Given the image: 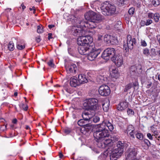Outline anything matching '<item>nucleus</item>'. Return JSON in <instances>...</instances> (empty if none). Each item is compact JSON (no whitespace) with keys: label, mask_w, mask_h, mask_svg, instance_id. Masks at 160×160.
Wrapping results in <instances>:
<instances>
[{"label":"nucleus","mask_w":160,"mask_h":160,"mask_svg":"<svg viewBox=\"0 0 160 160\" xmlns=\"http://www.w3.org/2000/svg\"><path fill=\"white\" fill-rule=\"evenodd\" d=\"M150 53L151 54V55L152 56L155 57L157 55V52L154 48H152L151 49Z\"/></svg>","instance_id":"obj_42"},{"label":"nucleus","mask_w":160,"mask_h":160,"mask_svg":"<svg viewBox=\"0 0 160 160\" xmlns=\"http://www.w3.org/2000/svg\"><path fill=\"white\" fill-rule=\"evenodd\" d=\"M93 38L91 36L81 35L77 39V43L79 46L86 45L91 44Z\"/></svg>","instance_id":"obj_7"},{"label":"nucleus","mask_w":160,"mask_h":160,"mask_svg":"<svg viewBox=\"0 0 160 160\" xmlns=\"http://www.w3.org/2000/svg\"><path fill=\"white\" fill-rule=\"evenodd\" d=\"M158 132L157 131H154L153 132L154 134L153 135H154V136H158Z\"/></svg>","instance_id":"obj_61"},{"label":"nucleus","mask_w":160,"mask_h":160,"mask_svg":"<svg viewBox=\"0 0 160 160\" xmlns=\"http://www.w3.org/2000/svg\"><path fill=\"white\" fill-rule=\"evenodd\" d=\"M99 94L103 96H107L109 95L111 92L110 88L106 85H102L98 89Z\"/></svg>","instance_id":"obj_12"},{"label":"nucleus","mask_w":160,"mask_h":160,"mask_svg":"<svg viewBox=\"0 0 160 160\" xmlns=\"http://www.w3.org/2000/svg\"><path fill=\"white\" fill-rule=\"evenodd\" d=\"M63 156V155L62 154V153L61 152H59V158H62Z\"/></svg>","instance_id":"obj_64"},{"label":"nucleus","mask_w":160,"mask_h":160,"mask_svg":"<svg viewBox=\"0 0 160 160\" xmlns=\"http://www.w3.org/2000/svg\"><path fill=\"white\" fill-rule=\"evenodd\" d=\"M136 43V40L134 38H132L130 35L127 36V40L126 42H123V49L125 50L126 52L128 51L129 50H131L133 48L134 44Z\"/></svg>","instance_id":"obj_6"},{"label":"nucleus","mask_w":160,"mask_h":160,"mask_svg":"<svg viewBox=\"0 0 160 160\" xmlns=\"http://www.w3.org/2000/svg\"><path fill=\"white\" fill-rule=\"evenodd\" d=\"M137 68L134 66L131 67L130 69V74L131 77H133L134 76L136 75V70Z\"/></svg>","instance_id":"obj_28"},{"label":"nucleus","mask_w":160,"mask_h":160,"mask_svg":"<svg viewBox=\"0 0 160 160\" xmlns=\"http://www.w3.org/2000/svg\"><path fill=\"white\" fill-rule=\"evenodd\" d=\"M7 125H2L0 128V131H4L6 129Z\"/></svg>","instance_id":"obj_48"},{"label":"nucleus","mask_w":160,"mask_h":160,"mask_svg":"<svg viewBox=\"0 0 160 160\" xmlns=\"http://www.w3.org/2000/svg\"><path fill=\"white\" fill-rule=\"evenodd\" d=\"M78 81L80 84L85 83L87 82L88 80L84 74H80L78 75Z\"/></svg>","instance_id":"obj_25"},{"label":"nucleus","mask_w":160,"mask_h":160,"mask_svg":"<svg viewBox=\"0 0 160 160\" xmlns=\"http://www.w3.org/2000/svg\"><path fill=\"white\" fill-rule=\"evenodd\" d=\"M70 85L73 87H76L80 85V84L78 81L77 78L75 77H71L70 79Z\"/></svg>","instance_id":"obj_23"},{"label":"nucleus","mask_w":160,"mask_h":160,"mask_svg":"<svg viewBox=\"0 0 160 160\" xmlns=\"http://www.w3.org/2000/svg\"><path fill=\"white\" fill-rule=\"evenodd\" d=\"M128 102L125 101L121 102L117 108L118 110L122 111L124 110L128 107Z\"/></svg>","instance_id":"obj_22"},{"label":"nucleus","mask_w":160,"mask_h":160,"mask_svg":"<svg viewBox=\"0 0 160 160\" xmlns=\"http://www.w3.org/2000/svg\"><path fill=\"white\" fill-rule=\"evenodd\" d=\"M103 19V17L102 15L98 14H96L95 13L93 21H94L97 24L101 22Z\"/></svg>","instance_id":"obj_21"},{"label":"nucleus","mask_w":160,"mask_h":160,"mask_svg":"<svg viewBox=\"0 0 160 160\" xmlns=\"http://www.w3.org/2000/svg\"><path fill=\"white\" fill-rule=\"evenodd\" d=\"M95 13V12L92 11L88 12L84 15L85 19L88 21L93 20Z\"/></svg>","instance_id":"obj_20"},{"label":"nucleus","mask_w":160,"mask_h":160,"mask_svg":"<svg viewBox=\"0 0 160 160\" xmlns=\"http://www.w3.org/2000/svg\"><path fill=\"white\" fill-rule=\"evenodd\" d=\"M16 47L19 50H21L25 48V46L24 45H21L19 42H18L17 43Z\"/></svg>","instance_id":"obj_39"},{"label":"nucleus","mask_w":160,"mask_h":160,"mask_svg":"<svg viewBox=\"0 0 160 160\" xmlns=\"http://www.w3.org/2000/svg\"><path fill=\"white\" fill-rule=\"evenodd\" d=\"M73 17L74 21H72L73 22H75L77 25V26H74L72 27L71 29L73 35L75 36L78 35L79 36L81 35H85L86 32L85 30L83 29L84 27H82L79 23L77 24L76 22V19H78L76 17H74V16Z\"/></svg>","instance_id":"obj_5"},{"label":"nucleus","mask_w":160,"mask_h":160,"mask_svg":"<svg viewBox=\"0 0 160 160\" xmlns=\"http://www.w3.org/2000/svg\"><path fill=\"white\" fill-rule=\"evenodd\" d=\"M115 50L114 48H108L103 52L102 55V58L106 60L109 59L110 58H112L115 55Z\"/></svg>","instance_id":"obj_10"},{"label":"nucleus","mask_w":160,"mask_h":160,"mask_svg":"<svg viewBox=\"0 0 160 160\" xmlns=\"http://www.w3.org/2000/svg\"><path fill=\"white\" fill-rule=\"evenodd\" d=\"M144 142L148 146H150L151 145L150 142L147 139H144Z\"/></svg>","instance_id":"obj_49"},{"label":"nucleus","mask_w":160,"mask_h":160,"mask_svg":"<svg viewBox=\"0 0 160 160\" xmlns=\"http://www.w3.org/2000/svg\"><path fill=\"white\" fill-rule=\"evenodd\" d=\"M135 9L133 8H130L128 11V12L130 15H132L134 12Z\"/></svg>","instance_id":"obj_45"},{"label":"nucleus","mask_w":160,"mask_h":160,"mask_svg":"<svg viewBox=\"0 0 160 160\" xmlns=\"http://www.w3.org/2000/svg\"><path fill=\"white\" fill-rule=\"evenodd\" d=\"M101 52V50L99 49H96L95 48H92L91 47V49L88 54V58L90 61L94 60L100 54Z\"/></svg>","instance_id":"obj_11"},{"label":"nucleus","mask_w":160,"mask_h":160,"mask_svg":"<svg viewBox=\"0 0 160 160\" xmlns=\"http://www.w3.org/2000/svg\"><path fill=\"white\" fill-rule=\"evenodd\" d=\"M91 47L90 44L86 45H80L78 47V51L81 55H87L91 49Z\"/></svg>","instance_id":"obj_14"},{"label":"nucleus","mask_w":160,"mask_h":160,"mask_svg":"<svg viewBox=\"0 0 160 160\" xmlns=\"http://www.w3.org/2000/svg\"><path fill=\"white\" fill-rule=\"evenodd\" d=\"M124 0H120L119 3H120L121 5H123L124 4Z\"/></svg>","instance_id":"obj_59"},{"label":"nucleus","mask_w":160,"mask_h":160,"mask_svg":"<svg viewBox=\"0 0 160 160\" xmlns=\"http://www.w3.org/2000/svg\"><path fill=\"white\" fill-rule=\"evenodd\" d=\"M71 130L69 128H67L65 130L64 132L67 134L71 132Z\"/></svg>","instance_id":"obj_52"},{"label":"nucleus","mask_w":160,"mask_h":160,"mask_svg":"<svg viewBox=\"0 0 160 160\" xmlns=\"http://www.w3.org/2000/svg\"><path fill=\"white\" fill-rule=\"evenodd\" d=\"M92 120L93 122L94 123H97L100 121V118L98 116H95V115L92 118Z\"/></svg>","instance_id":"obj_36"},{"label":"nucleus","mask_w":160,"mask_h":160,"mask_svg":"<svg viewBox=\"0 0 160 160\" xmlns=\"http://www.w3.org/2000/svg\"><path fill=\"white\" fill-rule=\"evenodd\" d=\"M102 14L105 16H112L113 15L116 11L115 6L106 1L102 4L101 7Z\"/></svg>","instance_id":"obj_3"},{"label":"nucleus","mask_w":160,"mask_h":160,"mask_svg":"<svg viewBox=\"0 0 160 160\" xmlns=\"http://www.w3.org/2000/svg\"><path fill=\"white\" fill-rule=\"evenodd\" d=\"M141 25L142 26H144L146 25V22L143 20H142L140 22Z\"/></svg>","instance_id":"obj_55"},{"label":"nucleus","mask_w":160,"mask_h":160,"mask_svg":"<svg viewBox=\"0 0 160 160\" xmlns=\"http://www.w3.org/2000/svg\"><path fill=\"white\" fill-rule=\"evenodd\" d=\"M111 139H112V142L113 141L117 140L118 138V137L115 136H112L111 137Z\"/></svg>","instance_id":"obj_53"},{"label":"nucleus","mask_w":160,"mask_h":160,"mask_svg":"<svg viewBox=\"0 0 160 160\" xmlns=\"http://www.w3.org/2000/svg\"><path fill=\"white\" fill-rule=\"evenodd\" d=\"M99 124L104 126L105 128L107 127L110 131H112L114 129L113 124L108 121L104 120L102 123Z\"/></svg>","instance_id":"obj_19"},{"label":"nucleus","mask_w":160,"mask_h":160,"mask_svg":"<svg viewBox=\"0 0 160 160\" xmlns=\"http://www.w3.org/2000/svg\"><path fill=\"white\" fill-rule=\"evenodd\" d=\"M112 60L118 67L122 66L123 63V59L122 56L118 54L112 58Z\"/></svg>","instance_id":"obj_15"},{"label":"nucleus","mask_w":160,"mask_h":160,"mask_svg":"<svg viewBox=\"0 0 160 160\" xmlns=\"http://www.w3.org/2000/svg\"><path fill=\"white\" fill-rule=\"evenodd\" d=\"M127 132V133H129L132 138H135L134 134L136 133V131H135L134 127L132 125H130L128 126Z\"/></svg>","instance_id":"obj_18"},{"label":"nucleus","mask_w":160,"mask_h":160,"mask_svg":"<svg viewBox=\"0 0 160 160\" xmlns=\"http://www.w3.org/2000/svg\"><path fill=\"white\" fill-rule=\"evenodd\" d=\"M147 136L148 138L150 140L152 139V136L150 133H148L147 134Z\"/></svg>","instance_id":"obj_56"},{"label":"nucleus","mask_w":160,"mask_h":160,"mask_svg":"<svg viewBox=\"0 0 160 160\" xmlns=\"http://www.w3.org/2000/svg\"><path fill=\"white\" fill-rule=\"evenodd\" d=\"M55 27V25H48V27L49 29H51L53 27Z\"/></svg>","instance_id":"obj_60"},{"label":"nucleus","mask_w":160,"mask_h":160,"mask_svg":"<svg viewBox=\"0 0 160 160\" xmlns=\"http://www.w3.org/2000/svg\"><path fill=\"white\" fill-rule=\"evenodd\" d=\"M141 43L142 46L145 47L147 46V44L146 41L144 40H142L141 42Z\"/></svg>","instance_id":"obj_47"},{"label":"nucleus","mask_w":160,"mask_h":160,"mask_svg":"<svg viewBox=\"0 0 160 160\" xmlns=\"http://www.w3.org/2000/svg\"><path fill=\"white\" fill-rule=\"evenodd\" d=\"M98 100L94 98H90L85 100L83 105L85 109L88 110L95 111L99 109L97 104Z\"/></svg>","instance_id":"obj_4"},{"label":"nucleus","mask_w":160,"mask_h":160,"mask_svg":"<svg viewBox=\"0 0 160 160\" xmlns=\"http://www.w3.org/2000/svg\"><path fill=\"white\" fill-rule=\"evenodd\" d=\"M76 23L80 24L82 27H84L89 29H93L96 28L97 24L93 20L86 21L81 20L79 19H76Z\"/></svg>","instance_id":"obj_8"},{"label":"nucleus","mask_w":160,"mask_h":160,"mask_svg":"<svg viewBox=\"0 0 160 160\" xmlns=\"http://www.w3.org/2000/svg\"><path fill=\"white\" fill-rule=\"evenodd\" d=\"M8 48L9 50L10 51H12L14 48V43L12 41H10L9 42L8 45Z\"/></svg>","instance_id":"obj_33"},{"label":"nucleus","mask_w":160,"mask_h":160,"mask_svg":"<svg viewBox=\"0 0 160 160\" xmlns=\"http://www.w3.org/2000/svg\"><path fill=\"white\" fill-rule=\"evenodd\" d=\"M97 145L98 147L100 148H105L106 147L110 148L113 147V142L112 139H106L104 140L103 139L97 142Z\"/></svg>","instance_id":"obj_9"},{"label":"nucleus","mask_w":160,"mask_h":160,"mask_svg":"<svg viewBox=\"0 0 160 160\" xmlns=\"http://www.w3.org/2000/svg\"><path fill=\"white\" fill-rule=\"evenodd\" d=\"M143 54L147 56H148L150 54L149 50L147 48H144L143 50Z\"/></svg>","instance_id":"obj_44"},{"label":"nucleus","mask_w":160,"mask_h":160,"mask_svg":"<svg viewBox=\"0 0 160 160\" xmlns=\"http://www.w3.org/2000/svg\"><path fill=\"white\" fill-rule=\"evenodd\" d=\"M110 102L108 100H105L102 104V106L104 111L107 112L109 109Z\"/></svg>","instance_id":"obj_26"},{"label":"nucleus","mask_w":160,"mask_h":160,"mask_svg":"<svg viewBox=\"0 0 160 160\" xmlns=\"http://www.w3.org/2000/svg\"><path fill=\"white\" fill-rule=\"evenodd\" d=\"M21 7H22V9L23 10L26 8L25 6H24V4L22 3L21 4Z\"/></svg>","instance_id":"obj_62"},{"label":"nucleus","mask_w":160,"mask_h":160,"mask_svg":"<svg viewBox=\"0 0 160 160\" xmlns=\"http://www.w3.org/2000/svg\"><path fill=\"white\" fill-rule=\"evenodd\" d=\"M95 112L88 110V111H84L82 113V116L83 119L86 120V122H89L91 121V119L95 115Z\"/></svg>","instance_id":"obj_13"},{"label":"nucleus","mask_w":160,"mask_h":160,"mask_svg":"<svg viewBox=\"0 0 160 160\" xmlns=\"http://www.w3.org/2000/svg\"><path fill=\"white\" fill-rule=\"evenodd\" d=\"M20 106L24 110L26 111L27 110L28 107L27 105L24 104L23 103H21Z\"/></svg>","instance_id":"obj_46"},{"label":"nucleus","mask_w":160,"mask_h":160,"mask_svg":"<svg viewBox=\"0 0 160 160\" xmlns=\"http://www.w3.org/2000/svg\"><path fill=\"white\" fill-rule=\"evenodd\" d=\"M96 80L97 82L99 83L103 82L105 80L104 77L100 75L97 77Z\"/></svg>","instance_id":"obj_31"},{"label":"nucleus","mask_w":160,"mask_h":160,"mask_svg":"<svg viewBox=\"0 0 160 160\" xmlns=\"http://www.w3.org/2000/svg\"><path fill=\"white\" fill-rule=\"evenodd\" d=\"M98 2V1H93V2H92L91 3V7H93L94 6H95L96 5L95 2Z\"/></svg>","instance_id":"obj_57"},{"label":"nucleus","mask_w":160,"mask_h":160,"mask_svg":"<svg viewBox=\"0 0 160 160\" xmlns=\"http://www.w3.org/2000/svg\"><path fill=\"white\" fill-rule=\"evenodd\" d=\"M137 152V149L135 148H132L130 149L129 152L126 157V159L127 160H131L134 159H137L136 158Z\"/></svg>","instance_id":"obj_17"},{"label":"nucleus","mask_w":160,"mask_h":160,"mask_svg":"<svg viewBox=\"0 0 160 160\" xmlns=\"http://www.w3.org/2000/svg\"><path fill=\"white\" fill-rule=\"evenodd\" d=\"M84 129L87 132H92V124L90 123L86 124L84 127Z\"/></svg>","instance_id":"obj_29"},{"label":"nucleus","mask_w":160,"mask_h":160,"mask_svg":"<svg viewBox=\"0 0 160 160\" xmlns=\"http://www.w3.org/2000/svg\"><path fill=\"white\" fill-rule=\"evenodd\" d=\"M137 85V82L133 83H130L126 85L124 89L125 92H130V89L133 87L136 86Z\"/></svg>","instance_id":"obj_24"},{"label":"nucleus","mask_w":160,"mask_h":160,"mask_svg":"<svg viewBox=\"0 0 160 160\" xmlns=\"http://www.w3.org/2000/svg\"><path fill=\"white\" fill-rule=\"evenodd\" d=\"M17 120L15 118L13 119L12 121V122L14 124H16L17 122Z\"/></svg>","instance_id":"obj_63"},{"label":"nucleus","mask_w":160,"mask_h":160,"mask_svg":"<svg viewBox=\"0 0 160 160\" xmlns=\"http://www.w3.org/2000/svg\"><path fill=\"white\" fill-rule=\"evenodd\" d=\"M124 145V143L122 141H118L114 148L113 146L108 148L104 152V154L109 156L111 160H117L122 153Z\"/></svg>","instance_id":"obj_1"},{"label":"nucleus","mask_w":160,"mask_h":160,"mask_svg":"<svg viewBox=\"0 0 160 160\" xmlns=\"http://www.w3.org/2000/svg\"><path fill=\"white\" fill-rule=\"evenodd\" d=\"M67 72L68 73L74 74L76 73L77 67L76 64L70 63L65 66Z\"/></svg>","instance_id":"obj_16"},{"label":"nucleus","mask_w":160,"mask_h":160,"mask_svg":"<svg viewBox=\"0 0 160 160\" xmlns=\"http://www.w3.org/2000/svg\"><path fill=\"white\" fill-rule=\"evenodd\" d=\"M44 31L43 27L41 25H39L38 27L37 32L38 33H42Z\"/></svg>","instance_id":"obj_38"},{"label":"nucleus","mask_w":160,"mask_h":160,"mask_svg":"<svg viewBox=\"0 0 160 160\" xmlns=\"http://www.w3.org/2000/svg\"><path fill=\"white\" fill-rule=\"evenodd\" d=\"M111 36H112L111 35L108 34H106L104 36V40L108 44H110V39Z\"/></svg>","instance_id":"obj_30"},{"label":"nucleus","mask_w":160,"mask_h":160,"mask_svg":"<svg viewBox=\"0 0 160 160\" xmlns=\"http://www.w3.org/2000/svg\"><path fill=\"white\" fill-rule=\"evenodd\" d=\"M110 44H117L118 42V40L115 37L111 36L110 39Z\"/></svg>","instance_id":"obj_35"},{"label":"nucleus","mask_w":160,"mask_h":160,"mask_svg":"<svg viewBox=\"0 0 160 160\" xmlns=\"http://www.w3.org/2000/svg\"><path fill=\"white\" fill-rule=\"evenodd\" d=\"M109 136L108 131L105 128L104 126L100 124L97 125L96 130L93 133V136L97 142L104 138L108 137Z\"/></svg>","instance_id":"obj_2"},{"label":"nucleus","mask_w":160,"mask_h":160,"mask_svg":"<svg viewBox=\"0 0 160 160\" xmlns=\"http://www.w3.org/2000/svg\"><path fill=\"white\" fill-rule=\"evenodd\" d=\"M135 134L136 135V138L140 140H142L143 139V135L142 133H136V132Z\"/></svg>","instance_id":"obj_40"},{"label":"nucleus","mask_w":160,"mask_h":160,"mask_svg":"<svg viewBox=\"0 0 160 160\" xmlns=\"http://www.w3.org/2000/svg\"><path fill=\"white\" fill-rule=\"evenodd\" d=\"M154 17V14L152 13H148V17L151 18H153Z\"/></svg>","instance_id":"obj_54"},{"label":"nucleus","mask_w":160,"mask_h":160,"mask_svg":"<svg viewBox=\"0 0 160 160\" xmlns=\"http://www.w3.org/2000/svg\"><path fill=\"white\" fill-rule=\"evenodd\" d=\"M152 22V21L151 19H148L146 20V25L148 26Z\"/></svg>","instance_id":"obj_50"},{"label":"nucleus","mask_w":160,"mask_h":160,"mask_svg":"<svg viewBox=\"0 0 160 160\" xmlns=\"http://www.w3.org/2000/svg\"><path fill=\"white\" fill-rule=\"evenodd\" d=\"M127 112L128 114L130 116L133 115L134 113L133 110L130 108L127 109Z\"/></svg>","instance_id":"obj_41"},{"label":"nucleus","mask_w":160,"mask_h":160,"mask_svg":"<svg viewBox=\"0 0 160 160\" xmlns=\"http://www.w3.org/2000/svg\"><path fill=\"white\" fill-rule=\"evenodd\" d=\"M48 65L52 68H54L55 65L53 63V60L52 59L50 60L49 61L47 62Z\"/></svg>","instance_id":"obj_43"},{"label":"nucleus","mask_w":160,"mask_h":160,"mask_svg":"<svg viewBox=\"0 0 160 160\" xmlns=\"http://www.w3.org/2000/svg\"><path fill=\"white\" fill-rule=\"evenodd\" d=\"M159 15L158 13H155L154 14V19L156 22H158L159 21Z\"/></svg>","instance_id":"obj_37"},{"label":"nucleus","mask_w":160,"mask_h":160,"mask_svg":"<svg viewBox=\"0 0 160 160\" xmlns=\"http://www.w3.org/2000/svg\"><path fill=\"white\" fill-rule=\"evenodd\" d=\"M152 4L155 7H158L160 4V0H152Z\"/></svg>","instance_id":"obj_34"},{"label":"nucleus","mask_w":160,"mask_h":160,"mask_svg":"<svg viewBox=\"0 0 160 160\" xmlns=\"http://www.w3.org/2000/svg\"><path fill=\"white\" fill-rule=\"evenodd\" d=\"M41 38L40 36H38L35 38V40L38 43L39 42L41 41Z\"/></svg>","instance_id":"obj_51"},{"label":"nucleus","mask_w":160,"mask_h":160,"mask_svg":"<svg viewBox=\"0 0 160 160\" xmlns=\"http://www.w3.org/2000/svg\"><path fill=\"white\" fill-rule=\"evenodd\" d=\"M110 73L113 77H116L118 76L117 69L115 68H110L109 69Z\"/></svg>","instance_id":"obj_27"},{"label":"nucleus","mask_w":160,"mask_h":160,"mask_svg":"<svg viewBox=\"0 0 160 160\" xmlns=\"http://www.w3.org/2000/svg\"><path fill=\"white\" fill-rule=\"evenodd\" d=\"M52 34L51 33H49L48 34V39L49 40H50L51 38H52Z\"/></svg>","instance_id":"obj_58"},{"label":"nucleus","mask_w":160,"mask_h":160,"mask_svg":"<svg viewBox=\"0 0 160 160\" xmlns=\"http://www.w3.org/2000/svg\"><path fill=\"white\" fill-rule=\"evenodd\" d=\"M86 120H84V119H81L78 121V124L80 126L84 127V125H85V124L86 123Z\"/></svg>","instance_id":"obj_32"}]
</instances>
